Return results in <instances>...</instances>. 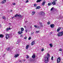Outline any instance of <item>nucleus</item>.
<instances>
[{
    "mask_svg": "<svg viewBox=\"0 0 63 63\" xmlns=\"http://www.w3.org/2000/svg\"><path fill=\"white\" fill-rule=\"evenodd\" d=\"M41 8V7L40 6H38L36 7L37 9H40Z\"/></svg>",
    "mask_w": 63,
    "mask_h": 63,
    "instance_id": "obj_21",
    "label": "nucleus"
},
{
    "mask_svg": "<svg viewBox=\"0 0 63 63\" xmlns=\"http://www.w3.org/2000/svg\"><path fill=\"white\" fill-rule=\"evenodd\" d=\"M57 35L58 36H62L63 35V31H61L59 32L58 34Z\"/></svg>",
    "mask_w": 63,
    "mask_h": 63,
    "instance_id": "obj_3",
    "label": "nucleus"
},
{
    "mask_svg": "<svg viewBox=\"0 0 63 63\" xmlns=\"http://www.w3.org/2000/svg\"><path fill=\"white\" fill-rule=\"evenodd\" d=\"M39 31H36V33H39Z\"/></svg>",
    "mask_w": 63,
    "mask_h": 63,
    "instance_id": "obj_42",
    "label": "nucleus"
},
{
    "mask_svg": "<svg viewBox=\"0 0 63 63\" xmlns=\"http://www.w3.org/2000/svg\"><path fill=\"white\" fill-rule=\"evenodd\" d=\"M6 0H3V1L1 2V4H4L5 3H6Z\"/></svg>",
    "mask_w": 63,
    "mask_h": 63,
    "instance_id": "obj_7",
    "label": "nucleus"
},
{
    "mask_svg": "<svg viewBox=\"0 0 63 63\" xmlns=\"http://www.w3.org/2000/svg\"><path fill=\"white\" fill-rule=\"evenodd\" d=\"M20 37H23V35H22V34H21L20 35Z\"/></svg>",
    "mask_w": 63,
    "mask_h": 63,
    "instance_id": "obj_37",
    "label": "nucleus"
},
{
    "mask_svg": "<svg viewBox=\"0 0 63 63\" xmlns=\"http://www.w3.org/2000/svg\"><path fill=\"white\" fill-rule=\"evenodd\" d=\"M52 4V2H51L50 3H48V6H50V5H51Z\"/></svg>",
    "mask_w": 63,
    "mask_h": 63,
    "instance_id": "obj_15",
    "label": "nucleus"
},
{
    "mask_svg": "<svg viewBox=\"0 0 63 63\" xmlns=\"http://www.w3.org/2000/svg\"><path fill=\"white\" fill-rule=\"evenodd\" d=\"M19 55L18 54H15V56H14L15 57V58H16V57H17V56H18Z\"/></svg>",
    "mask_w": 63,
    "mask_h": 63,
    "instance_id": "obj_8",
    "label": "nucleus"
},
{
    "mask_svg": "<svg viewBox=\"0 0 63 63\" xmlns=\"http://www.w3.org/2000/svg\"><path fill=\"white\" fill-rule=\"evenodd\" d=\"M44 50V48H43L41 49L42 51H43Z\"/></svg>",
    "mask_w": 63,
    "mask_h": 63,
    "instance_id": "obj_36",
    "label": "nucleus"
},
{
    "mask_svg": "<svg viewBox=\"0 0 63 63\" xmlns=\"http://www.w3.org/2000/svg\"><path fill=\"white\" fill-rule=\"evenodd\" d=\"M21 31L22 32V31H24V29L23 28H21Z\"/></svg>",
    "mask_w": 63,
    "mask_h": 63,
    "instance_id": "obj_17",
    "label": "nucleus"
},
{
    "mask_svg": "<svg viewBox=\"0 0 63 63\" xmlns=\"http://www.w3.org/2000/svg\"><path fill=\"white\" fill-rule=\"evenodd\" d=\"M61 27H59L58 28L57 30V32H59V31H60V30H61Z\"/></svg>",
    "mask_w": 63,
    "mask_h": 63,
    "instance_id": "obj_6",
    "label": "nucleus"
},
{
    "mask_svg": "<svg viewBox=\"0 0 63 63\" xmlns=\"http://www.w3.org/2000/svg\"><path fill=\"white\" fill-rule=\"evenodd\" d=\"M27 22V21H25V22Z\"/></svg>",
    "mask_w": 63,
    "mask_h": 63,
    "instance_id": "obj_52",
    "label": "nucleus"
},
{
    "mask_svg": "<svg viewBox=\"0 0 63 63\" xmlns=\"http://www.w3.org/2000/svg\"><path fill=\"white\" fill-rule=\"evenodd\" d=\"M4 35L2 34H0V38H2L4 37Z\"/></svg>",
    "mask_w": 63,
    "mask_h": 63,
    "instance_id": "obj_11",
    "label": "nucleus"
},
{
    "mask_svg": "<svg viewBox=\"0 0 63 63\" xmlns=\"http://www.w3.org/2000/svg\"><path fill=\"white\" fill-rule=\"evenodd\" d=\"M27 57H26L27 58H29V56L28 55L27 56Z\"/></svg>",
    "mask_w": 63,
    "mask_h": 63,
    "instance_id": "obj_38",
    "label": "nucleus"
},
{
    "mask_svg": "<svg viewBox=\"0 0 63 63\" xmlns=\"http://www.w3.org/2000/svg\"><path fill=\"white\" fill-rule=\"evenodd\" d=\"M53 7H52L50 11H52L53 10Z\"/></svg>",
    "mask_w": 63,
    "mask_h": 63,
    "instance_id": "obj_27",
    "label": "nucleus"
},
{
    "mask_svg": "<svg viewBox=\"0 0 63 63\" xmlns=\"http://www.w3.org/2000/svg\"><path fill=\"white\" fill-rule=\"evenodd\" d=\"M5 54H4V55H3V56H5Z\"/></svg>",
    "mask_w": 63,
    "mask_h": 63,
    "instance_id": "obj_47",
    "label": "nucleus"
},
{
    "mask_svg": "<svg viewBox=\"0 0 63 63\" xmlns=\"http://www.w3.org/2000/svg\"><path fill=\"white\" fill-rule=\"evenodd\" d=\"M54 1H57V0H53Z\"/></svg>",
    "mask_w": 63,
    "mask_h": 63,
    "instance_id": "obj_45",
    "label": "nucleus"
},
{
    "mask_svg": "<svg viewBox=\"0 0 63 63\" xmlns=\"http://www.w3.org/2000/svg\"><path fill=\"white\" fill-rule=\"evenodd\" d=\"M34 42V41H33L31 44V45H32V46H33V45L34 44V43H35Z\"/></svg>",
    "mask_w": 63,
    "mask_h": 63,
    "instance_id": "obj_16",
    "label": "nucleus"
},
{
    "mask_svg": "<svg viewBox=\"0 0 63 63\" xmlns=\"http://www.w3.org/2000/svg\"><path fill=\"white\" fill-rule=\"evenodd\" d=\"M11 29H12V28H10V27H9V28H6V32H8V31H9V30H11Z\"/></svg>",
    "mask_w": 63,
    "mask_h": 63,
    "instance_id": "obj_5",
    "label": "nucleus"
},
{
    "mask_svg": "<svg viewBox=\"0 0 63 63\" xmlns=\"http://www.w3.org/2000/svg\"><path fill=\"white\" fill-rule=\"evenodd\" d=\"M9 24H11V23Z\"/></svg>",
    "mask_w": 63,
    "mask_h": 63,
    "instance_id": "obj_53",
    "label": "nucleus"
},
{
    "mask_svg": "<svg viewBox=\"0 0 63 63\" xmlns=\"http://www.w3.org/2000/svg\"><path fill=\"white\" fill-rule=\"evenodd\" d=\"M34 27H35V28H39V26L37 25H34Z\"/></svg>",
    "mask_w": 63,
    "mask_h": 63,
    "instance_id": "obj_19",
    "label": "nucleus"
},
{
    "mask_svg": "<svg viewBox=\"0 0 63 63\" xmlns=\"http://www.w3.org/2000/svg\"><path fill=\"white\" fill-rule=\"evenodd\" d=\"M49 45L50 46V47H53V46L52 45V44H49Z\"/></svg>",
    "mask_w": 63,
    "mask_h": 63,
    "instance_id": "obj_25",
    "label": "nucleus"
},
{
    "mask_svg": "<svg viewBox=\"0 0 63 63\" xmlns=\"http://www.w3.org/2000/svg\"><path fill=\"white\" fill-rule=\"evenodd\" d=\"M47 57H46L45 58V59H44V60L45 61V62L46 63H47L48 62V61L49 60V57H50V56L49 55V54H47Z\"/></svg>",
    "mask_w": 63,
    "mask_h": 63,
    "instance_id": "obj_1",
    "label": "nucleus"
},
{
    "mask_svg": "<svg viewBox=\"0 0 63 63\" xmlns=\"http://www.w3.org/2000/svg\"><path fill=\"white\" fill-rule=\"evenodd\" d=\"M5 38H6V39H8V38H10L12 36L11 34H5Z\"/></svg>",
    "mask_w": 63,
    "mask_h": 63,
    "instance_id": "obj_2",
    "label": "nucleus"
},
{
    "mask_svg": "<svg viewBox=\"0 0 63 63\" xmlns=\"http://www.w3.org/2000/svg\"><path fill=\"white\" fill-rule=\"evenodd\" d=\"M29 45H27L26 47V49H27L29 47Z\"/></svg>",
    "mask_w": 63,
    "mask_h": 63,
    "instance_id": "obj_22",
    "label": "nucleus"
},
{
    "mask_svg": "<svg viewBox=\"0 0 63 63\" xmlns=\"http://www.w3.org/2000/svg\"><path fill=\"white\" fill-rule=\"evenodd\" d=\"M39 23L40 24V25H42V23H41V22H39Z\"/></svg>",
    "mask_w": 63,
    "mask_h": 63,
    "instance_id": "obj_41",
    "label": "nucleus"
},
{
    "mask_svg": "<svg viewBox=\"0 0 63 63\" xmlns=\"http://www.w3.org/2000/svg\"><path fill=\"white\" fill-rule=\"evenodd\" d=\"M35 56H35V55L34 54H33V55L32 56V58H34L35 57Z\"/></svg>",
    "mask_w": 63,
    "mask_h": 63,
    "instance_id": "obj_18",
    "label": "nucleus"
},
{
    "mask_svg": "<svg viewBox=\"0 0 63 63\" xmlns=\"http://www.w3.org/2000/svg\"><path fill=\"white\" fill-rule=\"evenodd\" d=\"M25 31H26V33H27V30H25Z\"/></svg>",
    "mask_w": 63,
    "mask_h": 63,
    "instance_id": "obj_43",
    "label": "nucleus"
},
{
    "mask_svg": "<svg viewBox=\"0 0 63 63\" xmlns=\"http://www.w3.org/2000/svg\"><path fill=\"white\" fill-rule=\"evenodd\" d=\"M50 27L52 28H53L54 27V24H51L50 25Z\"/></svg>",
    "mask_w": 63,
    "mask_h": 63,
    "instance_id": "obj_10",
    "label": "nucleus"
},
{
    "mask_svg": "<svg viewBox=\"0 0 63 63\" xmlns=\"http://www.w3.org/2000/svg\"><path fill=\"white\" fill-rule=\"evenodd\" d=\"M33 59H31V60H32Z\"/></svg>",
    "mask_w": 63,
    "mask_h": 63,
    "instance_id": "obj_49",
    "label": "nucleus"
},
{
    "mask_svg": "<svg viewBox=\"0 0 63 63\" xmlns=\"http://www.w3.org/2000/svg\"><path fill=\"white\" fill-rule=\"evenodd\" d=\"M60 17V18H61V17Z\"/></svg>",
    "mask_w": 63,
    "mask_h": 63,
    "instance_id": "obj_55",
    "label": "nucleus"
},
{
    "mask_svg": "<svg viewBox=\"0 0 63 63\" xmlns=\"http://www.w3.org/2000/svg\"><path fill=\"white\" fill-rule=\"evenodd\" d=\"M14 17H12V18H14Z\"/></svg>",
    "mask_w": 63,
    "mask_h": 63,
    "instance_id": "obj_48",
    "label": "nucleus"
},
{
    "mask_svg": "<svg viewBox=\"0 0 63 63\" xmlns=\"http://www.w3.org/2000/svg\"><path fill=\"white\" fill-rule=\"evenodd\" d=\"M24 39H27V37L26 36L24 38Z\"/></svg>",
    "mask_w": 63,
    "mask_h": 63,
    "instance_id": "obj_39",
    "label": "nucleus"
},
{
    "mask_svg": "<svg viewBox=\"0 0 63 63\" xmlns=\"http://www.w3.org/2000/svg\"><path fill=\"white\" fill-rule=\"evenodd\" d=\"M53 56H52L51 58V60H53Z\"/></svg>",
    "mask_w": 63,
    "mask_h": 63,
    "instance_id": "obj_32",
    "label": "nucleus"
},
{
    "mask_svg": "<svg viewBox=\"0 0 63 63\" xmlns=\"http://www.w3.org/2000/svg\"><path fill=\"white\" fill-rule=\"evenodd\" d=\"M17 16H19V15L17 14H16V15H15L14 16L15 17H16Z\"/></svg>",
    "mask_w": 63,
    "mask_h": 63,
    "instance_id": "obj_24",
    "label": "nucleus"
},
{
    "mask_svg": "<svg viewBox=\"0 0 63 63\" xmlns=\"http://www.w3.org/2000/svg\"><path fill=\"white\" fill-rule=\"evenodd\" d=\"M31 60V61H31V60Z\"/></svg>",
    "mask_w": 63,
    "mask_h": 63,
    "instance_id": "obj_54",
    "label": "nucleus"
},
{
    "mask_svg": "<svg viewBox=\"0 0 63 63\" xmlns=\"http://www.w3.org/2000/svg\"><path fill=\"white\" fill-rule=\"evenodd\" d=\"M12 10H11V11H10V12H12Z\"/></svg>",
    "mask_w": 63,
    "mask_h": 63,
    "instance_id": "obj_46",
    "label": "nucleus"
},
{
    "mask_svg": "<svg viewBox=\"0 0 63 63\" xmlns=\"http://www.w3.org/2000/svg\"><path fill=\"white\" fill-rule=\"evenodd\" d=\"M45 3H46V2H43L42 3V5L43 6H44V5H45Z\"/></svg>",
    "mask_w": 63,
    "mask_h": 63,
    "instance_id": "obj_23",
    "label": "nucleus"
},
{
    "mask_svg": "<svg viewBox=\"0 0 63 63\" xmlns=\"http://www.w3.org/2000/svg\"><path fill=\"white\" fill-rule=\"evenodd\" d=\"M40 15L43 16V15H45V13L44 12H40Z\"/></svg>",
    "mask_w": 63,
    "mask_h": 63,
    "instance_id": "obj_12",
    "label": "nucleus"
},
{
    "mask_svg": "<svg viewBox=\"0 0 63 63\" xmlns=\"http://www.w3.org/2000/svg\"><path fill=\"white\" fill-rule=\"evenodd\" d=\"M23 32H20V31H18V33L19 35H20L22 33H23Z\"/></svg>",
    "mask_w": 63,
    "mask_h": 63,
    "instance_id": "obj_9",
    "label": "nucleus"
},
{
    "mask_svg": "<svg viewBox=\"0 0 63 63\" xmlns=\"http://www.w3.org/2000/svg\"><path fill=\"white\" fill-rule=\"evenodd\" d=\"M47 24H50V21L48 22Z\"/></svg>",
    "mask_w": 63,
    "mask_h": 63,
    "instance_id": "obj_30",
    "label": "nucleus"
},
{
    "mask_svg": "<svg viewBox=\"0 0 63 63\" xmlns=\"http://www.w3.org/2000/svg\"><path fill=\"white\" fill-rule=\"evenodd\" d=\"M19 61L20 62H21V61Z\"/></svg>",
    "mask_w": 63,
    "mask_h": 63,
    "instance_id": "obj_50",
    "label": "nucleus"
},
{
    "mask_svg": "<svg viewBox=\"0 0 63 63\" xmlns=\"http://www.w3.org/2000/svg\"><path fill=\"white\" fill-rule=\"evenodd\" d=\"M37 6V4H34V7H36Z\"/></svg>",
    "mask_w": 63,
    "mask_h": 63,
    "instance_id": "obj_26",
    "label": "nucleus"
},
{
    "mask_svg": "<svg viewBox=\"0 0 63 63\" xmlns=\"http://www.w3.org/2000/svg\"><path fill=\"white\" fill-rule=\"evenodd\" d=\"M2 18H3V19H5V17L4 16H2Z\"/></svg>",
    "mask_w": 63,
    "mask_h": 63,
    "instance_id": "obj_33",
    "label": "nucleus"
},
{
    "mask_svg": "<svg viewBox=\"0 0 63 63\" xmlns=\"http://www.w3.org/2000/svg\"><path fill=\"white\" fill-rule=\"evenodd\" d=\"M20 17H21V18H23V16L20 15Z\"/></svg>",
    "mask_w": 63,
    "mask_h": 63,
    "instance_id": "obj_29",
    "label": "nucleus"
},
{
    "mask_svg": "<svg viewBox=\"0 0 63 63\" xmlns=\"http://www.w3.org/2000/svg\"><path fill=\"white\" fill-rule=\"evenodd\" d=\"M7 50L8 51L9 50H10V48H8L7 49Z\"/></svg>",
    "mask_w": 63,
    "mask_h": 63,
    "instance_id": "obj_28",
    "label": "nucleus"
},
{
    "mask_svg": "<svg viewBox=\"0 0 63 63\" xmlns=\"http://www.w3.org/2000/svg\"><path fill=\"white\" fill-rule=\"evenodd\" d=\"M36 12L35 11H32V15H34L35 14Z\"/></svg>",
    "mask_w": 63,
    "mask_h": 63,
    "instance_id": "obj_13",
    "label": "nucleus"
},
{
    "mask_svg": "<svg viewBox=\"0 0 63 63\" xmlns=\"http://www.w3.org/2000/svg\"><path fill=\"white\" fill-rule=\"evenodd\" d=\"M52 4L53 5H56V2H55V1H54L52 2Z\"/></svg>",
    "mask_w": 63,
    "mask_h": 63,
    "instance_id": "obj_14",
    "label": "nucleus"
},
{
    "mask_svg": "<svg viewBox=\"0 0 63 63\" xmlns=\"http://www.w3.org/2000/svg\"><path fill=\"white\" fill-rule=\"evenodd\" d=\"M28 2H29V1H28V0H27L25 2V3H28Z\"/></svg>",
    "mask_w": 63,
    "mask_h": 63,
    "instance_id": "obj_35",
    "label": "nucleus"
},
{
    "mask_svg": "<svg viewBox=\"0 0 63 63\" xmlns=\"http://www.w3.org/2000/svg\"><path fill=\"white\" fill-rule=\"evenodd\" d=\"M13 5H16V3H13Z\"/></svg>",
    "mask_w": 63,
    "mask_h": 63,
    "instance_id": "obj_40",
    "label": "nucleus"
},
{
    "mask_svg": "<svg viewBox=\"0 0 63 63\" xmlns=\"http://www.w3.org/2000/svg\"><path fill=\"white\" fill-rule=\"evenodd\" d=\"M59 51H62V49L60 48L59 49Z\"/></svg>",
    "mask_w": 63,
    "mask_h": 63,
    "instance_id": "obj_31",
    "label": "nucleus"
},
{
    "mask_svg": "<svg viewBox=\"0 0 63 63\" xmlns=\"http://www.w3.org/2000/svg\"><path fill=\"white\" fill-rule=\"evenodd\" d=\"M42 0H37V3H38V2H41Z\"/></svg>",
    "mask_w": 63,
    "mask_h": 63,
    "instance_id": "obj_20",
    "label": "nucleus"
},
{
    "mask_svg": "<svg viewBox=\"0 0 63 63\" xmlns=\"http://www.w3.org/2000/svg\"><path fill=\"white\" fill-rule=\"evenodd\" d=\"M24 27H26V26H24Z\"/></svg>",
    "mask_w": 63,
    "mask_h": 63,
    "instance_id": "obj_51",
    "label": "nucleus"
},
{
    "mask_svg": "<svg viewBox=\"0 0 63 63\" xmlns=\"http://www.w3.org/2000/svg\"><path fill=\"white\" fill-rule=\"evenodd\" d=\"M1 27H2V25H0V28Z\"/></svg>",
    "mask_w": 63,
    "mask_h": 63,
    "instance_id": "obj_44",
    "label": "nucleus"
},
{
    "mask_svg": "<svg viewBox=\"0 0 63 63\" xmlns=\"http://www.w3.org/2000/svg\"><path fill=\"white\" fill-rule=\"evenodd\" d=\"M60 58H58L57 59V63H59L60 62Z\"/></svg>",
    "mask_w": 63,
    "mask_h": 63,
    "instance_id": "obj_4",
    "label": "nucleus"
},
{
    "mask_svg": "<svg viewBox=\"0 0 63 63\" xmlns=\"http://www.w3.org/2000/svg\"><path fill=\"white\" fill-rule=\"evenodd\" d=\"M31 39V38L30 37H29V38H28V40H30Z\"/></svg>",
    "mask_w": 63,
    "mask_h": 63,
    "instance_id": "obj_34",
    "label": "nucleus"
}]
</instances>
